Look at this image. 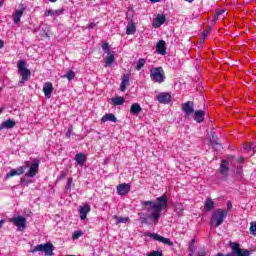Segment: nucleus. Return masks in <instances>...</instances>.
Returning <instances> with one entry per match:
<instances>
[{
    "label": "nucleus",
    "mask_w": 256,
    "mask_h": 256,
    "mask_svg": "<svg viewBox=\"0 0 256 256\" xmlns=\"http://www.w3.org/2000/svg\"><path fill=\"white\" fill-rule=\"evenodd\" d=\"M62 79H68V81H73V79H75V72L73 70H69L66 74L62 76Z\"/></svg>",
    "instance_id": "obj_32"
},
{
    "label": "nucleus",
    "mask_w": 256,
    "mask_h": 256,
    "mask_svg": "<svg viewBox=\"0 0 256 256\" xmlns=\"http://www.w3.org/2000/svg\"><path fill=\"white\" fill-rule=\"evenodd\" d=\"M141 111H143V108H141V105L139 103H134L131 105L130 108V113L132 115H139V113H141Z\"/></svg>",
    "instance_id": "obj_26"
},
{
    "label": "nucleus",
    "mask_w": 256,
    "mask_h": 256,
    "mask_svg": "<svg viewBox=\"0 0 256 256\" xmlns=\"http://www.w3.org/2000/svg\"><path fill=\"white\" fill-rule=\"evenodd\" d=\"M250 232L252 233V235H256V222L251 223Z\"/></svg>",
    "instance_id": "obj_41"
},
{
    "label": "nucleus",
    "mask_w": 256,
    "mask_h": 256,
    "mask_svg": "<svg viewBox=\"0 0 256 256\" xmlns=\"http://www.w3.org/2000/svg\"><path fill=\"white\" fill-rule=\"evenodd\" d=\"M252 148H253V146L251 144H244L243 145L244 153H249V151H251Z\"/></svg>",
    "instance_id": "obj_40"
},
{
    "label": "nucleus",
    "mask_w": 256,
    "mask_h": 256,
    "mask_svg": "<svg viewBox=\"0 0 256 256\" xmlns=\"http://www.w3.org/2000/svg\"><path fill=\"white\" fill-rule=\"evenodd\" d=\"M207 252L205 250H202L201 252L198 253L197 256H206Z\"/></svg>",
    "instance_id": "obj_46"
},
{
    "label": "nucleus",
    "mask_w": 256,
    "mask_h": 256,
    "mask_svg": "<svg viewBox=\"0 0 256 256\" xmlns=\"http://www.w3.org/2000/svg\"><path fill=\"white\" fill-rule=\"evenodd\" d=\"M17 67L18 73L22 76V80L19 81V86L23 87L25 81H28L29 77H31V70L27 69V62H25V60H20Z\"/></svg>",
    "instance_id": "obj_4"
},
{
    "label": "nucleus",
    "mask_w": 256,
    "mask_h": 256,
    "mask_svg": "<svg viewBox=\"0 0 256 256\" xmlns=\"http://www.w3.org/2000/svg\"><path fill=\"white\" fill-rule=\"evenodd\" d=\"M209 33H211V30L210 29L206 30L205 33H204V38L203 39H205L207 37V35H209Z\"/></svg>",
    "instance_id": "obj_48"
},
{
    "label": "nucleus",
    "mask_w": 256,
    "mask_h": 256,
    "mask_svg": "<svg viewBox=\"0 0 256 256\" xmlns=\"http://www.w3.org/2000/svg\"><path fill=\"white\" fill-rule=\"evenodd\" d=\"M189 256H193V254H189Z\"/></svg>",
    "instance_id": "obj_64"
},
{
    "label": "nucleus",
    "mask_w": 256,
    "mask_h": 256,
    "mask_svg": "<svg viewBox=\"0 0 256 256\" xmlns=\"http://www.w3.org/2000/svg\"><path fill=\"white\" fill-rule=\"evenodd\" d=\"M174 211L175 213H177V215L179 217H182L184 211H185V208L183 207V203H178L175 205V208H174Z\"/></svg>",
    "instance_id": "obj_30"
},
{
    "label": "nucleus",
    "mask_w": 256,
    "mask_h": 256,
    "mask_svg": "<svg viewBox=\"0 0 256 256\" xmlns=\"http://www.w3.org/2000/svg\"><path fill=\"white\" fill-rule=\"evenodd\" d=\"M113 63H115V55L113 54H108V56L106 57L105 60V67H111V65H113Z\"/></svg>",
    "instance_id": "obj_31"
},
{
    "label": "nucleus",
    "mask_w": 256,
    "mask_h": 256,
    "mask_svg": "<svg viewBox=\"0 0 256 256\" xmlns=\"http://www.w3.org/2000/svg\"><path fill=\"white\" fill-rule=\"evenodd\" d=\"M3 111H5V107H0V115L3 113Z\"/></svg>",
    "instance_id": "obj_52"
},
{
    "label": "nucleus",
    "mask_w": 256,
    "mask_h": 256,
    "mask_svg": "<svg viewBox=\"0 0 256 256\" xmlns=\"http://www.w3.org/2000/svg\"><path fill=\"white\" fill-rule=\"evenodd\" d=\"M53 91H54L53 83H51V82L44 83L43 93H44L46 99H51V95H53Z\"/></svg>",
    "instance_id": "obj_12"
},
{
    "label": "nucleus",
    "mask_w": 256,
    "mask_h": 256,
    "mask_svg": "<svg viewBox=\"0 0 256 256\" xmlns=\"http://www.w3.org/2000/svg\"><path fill=\"white\" fill-rule=\"evenodd\" d=\"M73 184V178H68L67 184H66V189L68 191H71V185Z\"/></svg>",
    "instance_id": "obj_43"
},
{
    "label": "nucleus",
    "mask_w": 256,
    "mask_h": 256,
    "mask_svg": "<svg viewBox=\"0 0 256 256\" xmlns=\"http://www.w3.org/2000/svg\"><path fill=\"white\" fill-rule=\"evenodd\" d=\"M66 137H71V129H69L67 132H66Z\"/></svg>",
    "instance_id": "obj_49"
},
{
    "label": "nucleus",
    "mask_w": 256,
    "mask_h": 256,
    "mask_svg": "<svg viewBox=\"0 0 256 256\" xmlns=\"http://www.w3.org/2000/svg\"><path fill=\"white\" fill-rule=\"evenodd\" d=\"M95 27H97V24H95L94 22H90L87 26V29H95Z\"/></svg>",
    "instance_id": "obj_44"
},
{
    "label": "nucleus",
    "mask_w": 256,
    "mask_h": 256,
    "mask_svg": "<svg viewBox=\"0 0 256 256\" xmlns=\"http://www.w3.org/2000/svg\"><path fill=\"white\" fill-rule=\"evenodd\" d=\"M74 161H76L80 167H84L85 163H87V155L84 153H78L75 155Z\"/></svg>",
    "instance_id": "obj_15"
},
{
    "label": "nucleus",
    "mask_w": 256,
    "mask_h": 256,
    "mask_svg": "<svg viewBox=\"0 0 256 256\" xmlns=\"http://www.w3.org/2000/svg\"><path fill=\"white\" fill-rule=\"evenodd\" d=\"M194 121L196 123H203L205 121V111L203 110H197L194 112Z\"/></svg>",
    "instance_id": "obj_21"
},
{
    "label": "nucleus",
    "mask_w": 256,
    "mask_h": 256,
    "mask_svg": "<svg viewBox=\"0 0 256 256\" xmlns=\"http://www.w3.org/2000/svg\"><path fill=\"white\" fill-rule=\"evenodd\" d=\"M151 3H159L161 0H150Z\"/></svg>",
    "instance_id": "obj_53"
},
{
    "label": "nucleus",
    "mask_w": 256,
    "mask_h": 256,
    "mask_svg": "<svg viewBox=\"0 0 256 256\" xmlns=\"http://www.w3.org/2000/svg\"><path fill=\"white\" fill-rule=\"evenodd\" d=\"M102 49L104 53H107V55H110L111 50H110L109 43L105 42L104 44H102Z\"/></svg>",
    "instance_id": "obj_36"
},
{
    "label": "nucleus",
    "mask_w": 256,
    "mask_h": 256,
    "mask_svg": "<svg viewBox=\"0 0 256 256\" xmlns=\"http://www.w3.org/2000/svg\"><path fill=\"white\" fill-rule=\"evenodd\" d=\"M91 212V207L88 204L79 207L80 219L85 221L87 219V214Z\"/></svg>",
    "instance_id": "obj_14"
},
{
    "label": "nucleus",
    "mask_w": 256,
    "mask_h": 256,
    "mask_svg": "<svg viewBox=\"0 0 256 256\" xmlns=\"http://www.w3.org/2000/svg\"><path fill=\"white\" fill-rule=\"evenodd\" d=\"M150 79L153 83H165V70H163V67H155L150 70Z\"/></svg>",
    "instance_id": "obj_3"
},
{
    "label": "nucleus",
    "mask_w": 256,
    "mask_h": 256,
    "mask_svg": "<svg viewBox=\"0 0 256 256\" xmlns=\"http://www.w3.org/2000/svg\"><path fill=\"white\" fill-rule=\"evenodd\" d=\"M156 51L159 53V55H166L167 54V47L165 40H160L156 44Z\"/></svg>",
    "instance_id": "obj_16"
},
{
    "label": "nucleus",
    "mask_w": 256,
    "mask_h": 256,
    "mask_svg": "<svg viewBox=\"0 0 256 256\" xmlns=\"http://www.w3.org/2000/svg\"><path fill=\"white\" fill-rule=\"evenodd\" d=\"M127 87H129V75L128 74H124L122 76V81L120 83V91L122 93H125V91L127 90Z\"/></svg>",
    "instance_id": "obj_20"
},
{
    "label": "nucleus",
    "mask_w": 256,
    "mask_h": 256,
    "mask_svg": "<svg viewBox=\"0 0 256 256\" xmlns=\"http://www.w3.org/2000/svg\"><path fill=\"white\" fill-rule=\"evenodd\" d=\"M42 252L45 256L53 255V251H55V246L51 244V242H47L45 244H38L34 246L31 250L32 253Z\"/></svg>",
    "instance_id": "obj_5"
},
{
    "label": "nucleus",
    "mask_w": 256,
    "mask_h": 256,
    "mask_svg": "<svg viewBox=\"0 0 256 256\" xmlns=\"http://www.w3.org/2000/svg\"><path fill=\"white\" fill-rule=\"evenodd\" d=\"M148 237H151V239H153L154 241H159V243H164V245H173V242H171L170 239L165 238L157 233H149Z\"/></svg>",
    "instance_id": "obj_9"
},
{
    "label": "nucleus",
    "mask_w": 256,
    "mask_h": 256,
    "mask_svg": "<svg viewBox=\"0 0 256 256\" xmlns=\"http://www.w3.org/2000/svg\"><path fill=\"white\" fill-rule=\"evenodd\" d=\"M237 173H241V168H238V169H237Z\"/></svg>",
    "instance_id": "obj_60"
},
{
    "label": "nucleus",
    "mask_w": 256,
    "mask_h": 256,
    "mask_svg": "<svg viewBox=\"0 0 256 256\" xmlns=\"http://www.w3.org/2000/svg\"><path fill=\"white\" fill-rule=\"evenodd\" d=\"M238 162L243 163V157H240V158L238 159Z\"/></svg>",
    "instance_id": "obj_55"
},
{
    "label": "nucleus",
    "mask_w": 256,
    "mask_h": 256,
    "mask_svg": "<svg viewBox=\"0 0 256 256\" xmlns=\"http://www.w3.org/2000/svg\"><path fill=\"white\" fill-rule=\"evenodd\" d=\"M104 163H105V165H107V163H109V159H105Z\"/></svg>",
    "instance_id": "obj_57"
},
{
    "label": "nucleus",
    "mask_w": 256,
    "mask_h": 256,
    "mask_svg": "<svg viewBox=\"0 0 256 256\" xmlns=\"http://www.w3.org/2000/svg\"><path fill=\"white\" fill-rule=\"evenodd\" d=\"M136 31L137 26H135V23L133 21L128 22V25L126 27V35H135Z\"/></svg>",
    "instance_id": "obj_25"
},
{
    "label": "nucleus",
    "mask_w": 256,
    "mask_h": 256,
    "mask_svg": "<svg viewBox=\"0 0 256 256\" xmlns=\"http://www.w3.org/2000/svg\"><path fill=\"white\" fill-rule=\"evenodd\" d=\"M219 171L223 177H227L229 173V162L227 160H222Z\"/></svg>",
    "instance_id": "obj_18"
},
{
    "label": "nucleus",
    "mask_w": 256,
    "mask_h": 256,
    "mask_svg": "<svg viewBox=\"0 0 256 256\" xmlns=\"http://www.w3.org/2000/svg\"><path fill=\"white\" fill-rule=\"evenodd\" d=\"M214 256H225V254H223V253H217V254H215Z\"/></svg>",
    "instance_id": "obj_54"
},
{
    "label": "nucleus",
    "mask_w": 256,
    "mask_h": 256,
    "mask_svg": "<svg viewBox=\"0 0 256 256\" xmlns=\"http://www.w3.org/2000/svg\"><path fill=\"white\" fill-rule=\"evenodd\" d=\"M63 11H65V10L64 9H58V10L49 9V10L45 11L44 17H59V15H63Z\"/></svg>",
    "instance_id": "obj_19"
},
{
    "label": "nucleus",
    "mask_w": 256,
    "mask_h": 256,
    "mask_svg": "<svg viewBox=\"0 0 256 256\" xmlns=\"http://www.w3.org/2000/svg\"><path fill=\"white\" fill-rule=\"evenodd\" d=\"M23 11H24V9L15 10V12L13 13V21L16 25L18 23H21V17H23Z\"/></svg>",
    "instance_id": "obj_28"
},
{
    "label": "nucleus",
    "mask_w": 256,
    "mask_h": 256,
    "mask_svg": "<svg viewBox=\"0 0 256 256\" xmlns=\"http://www.w3.org/2000/svg\"><path fill=\"white\" fill-rule=\"evenodd\" d=\"M156 99L163 105H169V103H171V94L167 92H160L156 96Z\"/></svg>",
    "instance_id": "obj_10"
},
{
    "label": "nucleus",
    "mask_w": 256,
    "mask_h": 256,
    "mask_svg": "<svg viewBox=\"0 0 256 256\" xmlns=\"http://www.w3.org/2000/svg\"><path fill=\"white\" fill-rule=\"evenodd\" d=\"M230 248L232 249V254H226L224 256H250L251 251L239 248V243H230Z\"/></svg>",
    "instance_id": "obj_6"
},
{
    "label": "nucleus",
    "mask_w": 256,
    "mask_h": 256,
    "mask_svg": "<svg viewBox=\"0 0 256 256\" xmlns=\"http://www.w3.org/2000/svg\"><path fill=\"white\" fill-rule=\"evenodd\" d=\"M17 175V170L12 169L9 173L6 174V179H9L10 177H15Z\"/></svg>",
    "instance_id": "obj_39"
},
{
    "label": "nucleus",
    "mask_w": 256,
    "mask_h": 256,
    "mask_svg": "<svg viewBox=\"0 0 256 256\" xmlns=\"http://www.w3.org/2000/svg\"><path fill=\"white\" fill-rule=\"evenodd\" d=\"M3 111H5V107H0V115L3 113Z\"/></svg>",
    "instance_id": "obj_51"
},
{
    "label": "nucleus",
    "mask_w": 256,
    "mask_h": 256,
    "mask_svg": "<svg viewBox=\"0 0 256 256\" xmlns=\"http://www.w3.org/2000/svg\"><path fill=\"white\" fill-rule=\"evenodd\" d=\"M5 47V42L3 40H0V49H3Z\"/></svg>",
    "instance_id": "obj_47"
},
{
    "label": "nucleus",
    "mask_w": 256,
    "mask_h": 256,
    "mask_svg": "<svg viewBox=\"0 0 256 256\" xmlns=\"http://www.w3.org/2000/svg\"><path fill=\"white\" fill-rule=\"evenodd\" d=\"M50 1V3H55V2H57V0H49Z\"/></svg>",
    "instance_id": "obj_59"
},
{
    "label": "nucleus",
    "mask_w": 256,
    "mask_h": 256,
    "mask_svg": "<svg viewBox=\"0 0 256 256\" xmlns=\"http://www.w3.org/2000/svg\"><path fill=\"white\" fill-rule=\"evenodd\" d=\"M225 9L222 10H218L216 12V14L214 15V25L217 23V21L219 20V17H221V15H223L225 13Z\"/></svg>",
    "instance_id": "obj_34"
},
{
    "label": "nucleus",
    "mask_w": 256,
    "mask_h": 256,
    "mask_svg": "<svg viewBox=\"0 0 256 256\" xmlns=\"http://www.w3.org/2000/svg\"><path fill=\"white\" fill-rule=\"evenodd\" d=\"M204 209L205 211H213L215 209V203L212 201L211 198H207L204 203Z\"/></svg>",
    "instance_id": "obj_27"
},
{
    "label": "nucleus",
    "mask_w": 256,
    "mask_h": 256,
    "mask_svg": "<svg viewBox=\"0 0 256 256\" xmlns=\"http://www.w3.org/2000/svg\"><path fill=\"white\" fill-rule=\"evenodd\" d=\"M100 121L101 123H107V121H111V123H117V117H115V114L113 113H108L105 114Z\"/></svg>",
    "instance_id": "obj_23"
},
{
    "label": "nucleus",
    "mask_w": 256,
    "mask_h": 256,
    "mask_svg": "<svg viewBox=\"0 0 256 256\" xmlns=\"http://www.w3.org/2000/svg\"><path fill=\"white\" fill-rule=\"evenodd\" d=\"M116 189H117L118 195L125 196L127 195V193H129V191H131V185L127 183H122L118 185Z\"/></svg>",
    "instance_id": "obj_13"
},
{
    "label": "nucleus",
    "mask_w": 256,
    "mask_h": 256,
    "mask_svg": "<svg viewBox=\"0 0 256 256\" xmlns=\"http://www.w3.org/2000/svg\"><path fill=\"white\" fill-rule=\"evenodd\" d=\"M148 256H163L162 251H151Z\"/></svg>",
    "instance_id": "obj_42"
},
{
    "label": "nucleus",
    "mask_w": 256,
    "mask_h": 256,
    "mask_svg": "<svg viewBox=\"0 0 256 256\" xmlns=\"http://www.w3.org/2000/svg\"><path fill=\"white\" fill-rule=\"evenodd\" d=\"M0 7H3V1L0 0Z\"/></svg>",
    "instance_id": "obj_61"
},
{
    "label": "nucleus",
    "mask_w": 256,
    "mask_h": 256,
    "mask_svg": "<svg viewBox=\"0 0 256 256\" xmlns=\"http://www.w3.org/2000/svg\"><path fill=\"white\" fill-rule=\"evenodd\" d=\"M187 1L188 3H193L195 0H185Z\"/></svg>",
    "instance_id": "obj_58"
},
{
    "label": "nucleus",
    "mask_w": 256,
    "mask_h": 256,
    "mask_svg": "<svg viewBox=\"0 0 256 256\" xmlns=\"http://www.w3.org/2000/svg\"><path fill=\"white\" fill-rule=\"evenodd\" d=\"M124 104H125V98L121 96H116L114 98H111V105H113L114 107H119L120 105H124Z\"/></svg>",
    "instance_id": "obj_24"
},
{
    "label": "nucleus",
    "mask_w": 256,
    "mask_h": 256,
    "mask_svg": "<svg viewBox=\"0 0 256 256\" xmlns=\"http://www.w3.org/2000/svg\"><path fill=\"white\" fill-rule=\"evenodd\" d=\"M113 219L116 220L117 225H119L120 223H127V221H129V217H121L117 215H114Z\"/></svg>",
    "instance_id": "obj_33"
},
{
    "label": "nucleus",
    "mask_w": 256,
    "mask_h": 256,
    "mask_svg": "<svg viewBox=\"0 0 256 256\" xmlns=\"http://www.w3.org/2000/svg\"><path fill=\"white\" fill-rule=\"evenodd\" d=\"M233 209V204H231V201L227 202V210L226 211H231Z\"/></svg>",
    "instance_id": "obj_45"
},
{
    "label": "nucleus",
    "mask_w": 256,
    "mask_h": 256,
    "mask_svg": "<svg viewBox=\"0 0 256 256\" xmlns=\"http://www.w3.org/2000/svg\"><path fill=\"white\" fill-rule=\"evenodd\" d=\"M168 201L169 198L167 197V194L156 198V201H141L142 211L145 212L138 213V216L140 217L142 225H147L149 219H152L154 223H159L161 211L167 209Z\"/></svg>",
    "instance_id": "obj_1"
},
{
    "label": "nucleus",
    "mask_w": 256,
    "mask_h": 256,
    "mask_svg": "<svg viewBox=\"0 0 256 256\" xmlns=\"http://www.w3.org/2000/svg\"><path fill=\"white\" fill-rule=\"evenodd\" d=\"M227 215H229V211H225L221 208H217L212 213V217L210 221L211 223H215V227H221L225 219H227Z\"/></svg>",
    "instance_id": "obj_2"
},
{
    "label": "nucleus",
    "mask_w": 256,
    "mask_h": 256,
    "mask_svg": "<svg viewBox=\"0 0 256 256\" xmlns=\"http://www.w3.org/2000/svg\"><path fill=\"white\" fill-rule=\"evenodd\" d=\"M253 152H254V153L256 152V147H253Z\"/></svg>",
    "instance_id": "obj_63"
},
{
    "label": "nucleus",
    "mask_w": 256,
    "mask_h": 256,
    "mask_svg": "<svg viewBox=\"0 0 256 256\" xmlns=\"http://www.w3.org/2000/svg\"><path fill=\"white\" fill-rule=\"evenodd\" d=\"M189 251H190V254H193L195 253V240H192L191 243L189 244Z\"/></svg>",
    "instance_id": "obj_38"
},
{
    "label": "nucleus",
    "mask_w": 256,
    "mask_h": 256,
    "mask_svg": "<svg viewBox=\"0 0 256 256\" xmlns=\"http://www.w3.org/2000/svg\"><path fill=\"white\" fill-rule=\"evenodd\" d=\"M25 169H27V166H20L16 168V174L17 175H23L25 173Z\"/></svg>",
    "instance_id": "obj_37"
},
{
    "label": "nucleus",
    "mask_w": 256,
    "mask_h": 256,
    "mask_svg": "<svg viewBox=\"0 0 256 256\" xmlns=\"http://www.w3.org/2000/svg\"><path fill=\"white\" fill-rule=\"evenodd\" d=\"M182 111L185 117H189L192 113H195V104L192 101H188L182 104Z\"/></svg>",
    "instance_id": "obj_8"
},
{
    "label": "nucleus",
    "mask_w": 256,
    "mask_h": 256,
    "mask_svg": "<svg viewBox=\"0 0 256 256\" xmlns=\"http://www.w3.org/2000/svg\"><path fill=\"white\" fill-rule=\"evenodd\" d=\"M3 111H5V107H0V115L3 113Z\"/></svg>",
    "instance_id": "obj_50"
},
{
    "label": "nucleus",
    "mask_w": 256,
    "mask_h": 256,
    "mask_svg": "<svg viewBox=\"0 0 256 256\" xmlns=\"http://www.w3.org/2000/svg\"><path fill=\"white\" fill-rule=\"evenodd\" d=\"M38 172H39V162H34L30 166V169H29L28 173H26V175L28 177H35Z\"/></svg>",
    "instance_id": "obj_17"
},
{
    "label": "nucleus",
    "mask_w": 256,
    "mask_h": 256,
    "mask_svg": "<svg viewBox=\"0 0 256 256\" xmlns=\"http://www.w3.org/2000/svg\"><path fill=\"white\" fill-rule=\"evenodd\" d=\"M3 226V222L2 221H0V229H1V227Z\"/></svg>",
    "instance_id": "obj_62"
},
{
    "label": "nucleus",
    "mask_w": 256,
    "mask_h": 256,
    "mask_svg": "<svg viewBox=\"0 0 256 256\" xmlns=\"http://www.w3.org/2000/svg\"><path fill=\"white\" fill-rule=\"evenodd\" d=\"M146 63H147V59H145V58L138 59V61L136 62V66H135L136 71H141V69H143L145 67Z\"/></svg>",
    "instance_id": "obj_29"
},
{
    "label": "nucleus",
    "mask_w": 256,
    "mask_h": 256,
    "mask_svg": "<svg viewBox=\"0 0 256 256\" xmlns=\"http://www.w3.org/2000/svg\"><path fill=\"white\" fill-rule=\"evenodd\" d=\"M83 236V231H81V230H76V231H74V233H73V235H72V238L74 239V240H77V239H79V237H82Z\"/></svg>",
    "instance_id": "obj_35"
},
{
    "label": "nucleus",
    "mask_w": 256,
    "mask_h": 256,
    "mask_svg": "<svg viewBox=\"0 0 256 256\" xmlns=\"http://www.w3.org/2000/svg\"><path fill=\"white\" fill-rule=\"evenodd\" d=\"M10 223H14L18 231H25L27 227V219L21 215L9 219Z\"/></svg>",
    "instance_id": "obj_7"
},
{
    "label": "nucleus",
    "mask_w": 256,
    "mask_h": 256,
    "mask_svg": "<svg viewBox=\"0 0 256 256\" xmlns=\"http://www.w3.org/2000/svg\"><path fill=\"white\" fill-rule=\"evenodd\" d=\"M167 21V18L163 14H157L155 19L152 21V27L154 29H159Z\"/></svg>",
    "instance_id": "obj_11"
},
{
    "label": "nucleus",
    "mask_w": 256,
    "mask_h": 256,
    "mask_svg": "<svg viewBox=\"0 0 256 256\" xmlns=\"http://www.w3.org/2000/svg\"><path fill=\"white\" fill-rule=\"evenodd\" d=\"M17 123L13 119H8L0 125V129H13Z\"/></svg>",
    "instance_id": "obj_22"
},
{
    "label": "nucleus",
    "mask_w": 256,
    "mask_h": 256,
    "mask_svg": "<svg viewBox=\"0 0 256 256\" xmlns=\"http://www.w3.org/2000/svg\"><path fill=\"white\" fill-rule=\"evenodd\" d=\"M43 36L44 37H49V34L47 32H44Z\"/></svg>",
    "instance_id": "obj_56"
}]
</instances>
